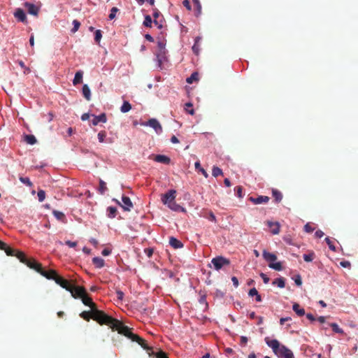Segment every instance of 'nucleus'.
I'll use <instances>...</instances> for the list:
<instances>
[{"label":"nucleus","instance_id":"nucleus-42","mask_svg":"<svg viewBox=\"0 0 358 358\" xmlns=\"http://www.w3.org/2000/svg\"><path fill=\"white\" fill-rule=\"evenodd\" d=\"M330 326L331 327L333 331L336 333H338V334H343V331L342 329H341L339 327V326L336 324V323H331L330 324Z\"/></svg>","mask_w":358,"mask_h":358},{"label":"nucleus","instance_id":"nucleus-1","mask_svg":"<svg viewBox=\"0 0 358 358\" xmlns=\"http://www.w3.org/2000/svg\"><path fill=\"white\" fill-rule=\"evenodd\" d=\"M264 341L278 358H294L293 352L285 345L280 344L278 340L266 337Z\"/></svg>","mask_w":358,"mask_h":358},{"label":"nucleus","instance_id":"nucleus-39","mask_svg":"<svg viewBox=\"0 0 358 358\" xmlns=\"http://www.w3.org/2000/svg\"><path fill=\"white\" fill-rule=\"evenodd\" d=\"M223 174V172L221 169L217 166H213L212 169V175L214 177H217Z\"/></svg>","mask_w":358,"mask_h":358},{"label":"nucleus","instance_id":"nucleus-26","mask_svg":"<svg viewBox=\"0 0 358 358\" xmlns=\"http://www.w3.org/2000/svg\"><path fill=\"white\" fill-rule=\"evenodd\" d=\"M82 92H83V96L87 100V101H90L91 99V91H90V87H88L87 85L85 84L83 86V90H82Z\"/></svg>","mask_w":358,"mask_h":358},{"label":"nucleus","instance_id":"nucleus-10","mask_svg":"<svg viewBox=\"0 0 358 358\" xmlns=\"http://www.w3.org/2000/svg\"><path fill=\"white\" fill-rule=\"evenodd\" d=\"M122 200L123 204H121V203L118 200L115 199H113V201H115L118 205H120L124 210L130 211L131 209L133 208V203L129 197L127 196H123L122 197Z\"/></svg>","mask_w":358,"mask_h":358},{"label":"nucleus","instance_id":"nucleus-29","mask_svg":"<svg viewBox=\"0 0 358 358\" xmlns=\"http://www.w3.org/2000/svg\"><path fill=\"white\" fill-rule=\"evenodd\" d=\"M273 285H276L280 288H284L285 286V279L283 278H278L273 281Z\"/></svg>","mask_w":358,"mask_h":358},{"label":"nucleus","instance_id":"nucleus-3","mask_svg":"<svg viewBox=\"0 0 358 358\" xmlns=\"http://www.w3.org/2000/svg\"><path fill=\"white\" fill-rule=\"evenodd\" d=\"M73 297L74 299H80L85 306L91 308L92 310L96 307L92 299L87 294L85 289L83 287H79L77 290H74Z\"/></svg>","mask_w":358,"mask_h":358},{"label":"nucleus","instance_id":"nucleus-18","mask_svg":"<svg viewBox=\"0 0 358 358\" xmlns=\"http://www.w3.org/2000/svg\"><path fill=\"white\" fill-rule=\"evenodd\" d=\"M267 225L271 229L273 234H278L280 232V224L278 222H273L271 221L267 222Z\"/></svg>","mask_w":358,"mask_h":358},{"label":"nucleus","instance_id":"nucleus-34","mask_svg":"<svg viewBox=\"0 0 358 358\" xmlns=\"http://www.w3.org/2000/svg\"><path fill=\"white\" fill-rule=\"evenodd\" d=\"M168 206L174 211H180V210H183V208L180 205L177 204L175 200L173 202H171Z\"/></svg>","mask_w":358,"mask_h":358},{"label":"nucleus","instance_id":"nucleus-9","mask_svg":"<svg viewBox=\"0 0 358 358\" xmlns=\"http://www.w3.org/2000/svg\"><path fill=\"white\" fill-rule=\"evenodd\" d=\"M132 341H135V342L138 343L144 350H146L150 357H151V356L155 357L156 352H155L153 351L152 347H150L148 345L145 340H144L143 338H142L141 337L138 336L136 334V336H134V338L133 339Z\"/></svg>","mask_w":358,"mask_h":358},{"label":"nucleus","instance_id":"nucleus-59","mask_svg":"<svg viewBox=\"0 0 358 358\" xmlns=\"http://www.w3.org/2000/svg\"><path fill=\"white\" fill-rule=\"evenodd\" d=\"M257 294H259V293H258V292H257L256 288H252V289H250V291L248 292V295L250 296H256V295H257Z\"/></svg>","mask_w":358,"mask_h":358},{"label":"nucleus","instance_id":"nucleus-57","mask_svg":"<svg viewBox=\"0 0 358 358\" xmlns=\"http://www.w3.org/2000/svg\"><path fill=\"white\" fill-rule=\"evenodd\" d=\"M294 282L297 286H301L302 285V280L299 275L295 276Z\"/></svg>","mask_w":358,"mask_h":358},{"label":"nucleus","instance_id":"nucleus-4","mask_svg":"<svg viewBox=\"0 0 358 358\" xmlns=\"http://www.w3.org/2000/svg\"><path fill=\"white\" fill-rule=\"evenodd\" d=\"M115 322H113V324H112L110 328L113 330L117 331L119 334H122L133 341L136 334H133L128 327L123 324L118 320L115 319Z\"/></svg>","mask_w":358,"mask_h":358},{"label":"nucleus","instance_id":"nucleus-58","mask_svg":"<svg viewBox=\"0 0 358 358\" xmlns=\"http://www.w3.org/2000/svg\"><path fill=\"white\" fill-rule=\"evenodd\" d=\"M260 277L262 278V280L265 284H267L270 280L269 278L267 277V275L264 273H260Z\"/></svg>","mask_w":358,"mask_h":358},{"label":"nucleus","instance_id":"nucleus-23","mask_svg":"<svg viewBox=\"0 0 358 358\" xmlns=\"http://www.w3.org/2000/svg\"><path fill=\"white\" fill-rule=\"evenodd\" d=\"M272 196L276 203H280L282 199V194L276 189H272Z\"/></svg>","mask_w":358,"mask_h":358},{"label":"nucleus","instance_id":"nucleus-30","mask_svg":"<svg viewBox=\"0 0 358 358\" xmlns=\"http://www.w3.org/2000/svg\"><path fill=\"white\" fill-rule=\"evenodd\" d=\"M199 80V73L197 72H194L192 73L190 77L187 78L186 81L189 84L193 83L194 81Z\"/></svg>","mask_w":358,"mask_h":358},{"label":"nucleus","instance_id":"nucleus-17","mask_svg":"<svg viewBox=\"0 0 358 358\" xmlns=\"http://www.w3.org/2000/svg\"><path fill=\"white\" fill-rule=\"evenodd\" d=\"M153 159L159 163H162L164 164H169L171 162V159L169 157H168L166 155H157L155 156H153Z\"/></svg>","mask_w":358,"mask_h":358},{"label":"nucleus","instance_id":"nucleus-47","mask_svg":"<svg viewBox=\"0 0 358 358\" xmlns=\"http://www.w3.org/2000/svg\"><path fill=\"white\" fill-rule=\"evenodd\" d=\"M73 27L71 29V31L73 33H75V32H76L78 30V29H79V27L80 26V23L77 20H74L73 21Z\"/></svg>","mask_w":358,"mask_h":358},{"label":"nucleus","instance_id":"nucleus-13","mask_svg":"<svg viewBox=\"0 0 358 358\" xmlns=\"http://www.w3.org/2000/svg\"><path fill=\"white\" fill-rule=\"evenodd\" d=\"M41 275L45 277L48 280H53L56 281L57 278L59 276L56 271L55 270H48L45 271L43 268H41L40 273Z\"/></svg>","mask_w":358,"mask_h":358},{"label":"nucleus","instance_id":"nucleus-38","mask_svg":"<svg viewBox=\"0 0 358 358\" xmlns=\"http://www.w3.org/2000/svg\"><path fill=\"white\" fill-rule=\"evenodd\" d=\"M159 14H160L159 11L157 8H155L154 10V13H153L154 23L156 25H157L159 29H161L162 27V24H159L157 20V17L159 16Z\"/></svg>","mask_w":358,"mask_h":358},{"label":"nucleus","instance_id":"nucleus-21","mask_svg":"<svg viewBox=\"0 0 358 358\" xmlns=\"http://www.w3.org/2000/svg\"><path fill=\"white\" fill-rule=\"evenodd\" d=\"M4 251L8 256H15L17 259H18V256H19L18 253H23L21 251H19V250H17L10 248L8 245L6 247V248L5 249Z\"/></svg>","mask_w":358,"mask_h":358},{"label":"nucleus","instance_id":"nucleus-62","mask_svg":"<svg viewBox=\"0 0 358 358\" xmlns=\"http://www.w3.org/2000/svg\"><path fill=\"white\" fill-rule=\"evenodd\" d=\"M192 50L196 55L199 54V45H197V43L194 44V45L192 46Z\"/></svg>","mask_w":358,"mask_h":358},{"label":"nucleus","instance_id":"nucleus-63","mask_svg":"<svg viewBox=\"0 0 358 358\" xmlns=\"http://www.w3.org/2000/svg\"><path fill=\"white\" fill-rule=\"evenodd\" d=\"M117 297L119 300H122L124 297V293L120 290L116 291Z\"/></svg>","mask_w":358,"mask_h":358},{"label":"nucleus","instance_id":"nucleus-45","mask_svg":"<svg viewBox=\"0 0 358 358\" xmlns=\"http://www.w3.org/2000/svg\"><path fill=\"white\" fill-rule=\"evenodd\" d=\"M325 241L327 243V244L328 245L329 249L332 251H336V247L335 245H334L332 241H331V239L329 238V237H327L325 238Z\"/></svg>","mask_w":358,"mask_h":358},{"label":"nucleus","instance_id":"nucleus-50","mask_svg":"<svg viewBox=\"0 0 358 358\" xmlns=\"http://www.w3.org/2000/svg\"><path fill=\"white\" fill-rule=\"evenodd\" d=\"M38 201L42 202L45 198V192L43 190H39L37 194Z\"/></svg>","mask_w":358,"mask_h":358},{"label":"nucleus","instance_id":"nucleus-31","mask_svg":"<svg viewBox=\"0 0 358 358\" xmlns=\"http://www.w3.org/2000/svg\"><path fill=\"white\" fill-rule=\"evenodd\" d=\"M131 109V105L127 101H124L122 106L120 108L122 113H127Z\"/></svg>","mask_w":358,"mask_h":358},{"label":"nucleus","instance_id":"nucleus-7","mask_svg":"<svg viewBox=\"0 0 358 358\" xmlns=\"http://www.w3.org/2000/svg\"><path fill=\"white\" fill-rule=\"evenodd\" d=\"M55 282L57 285H60L62 288L69 291L71 293L72 296H73V292H74V290H77V289L79 288V287H80V286H76V285H72L69 280L63 278L60 275L57 278Z\"/></svg>","mask_w":358,"mask_h":358},{"label":"nucleus","instance_id":"nucleus-5","mask_svg":"<svg viewBox=\"0 0 358 358\" xmlns=\"http://www.w3.org/2000/svg\"><path fill=\"white\" fill-rule=\"evenodd\" d=\"M262 256L266 262H269L268 266L271 268L278 271L282 270L281 262H279L274 263V262L277 259V256L275 254L271 253L264 250L262 252Z\"/></svg>","mask_w":358,"mask_h":358},{"label":"nucleus","instance_id":"nucleus-41","mask_svg":"<svg viewBox=\"0 0 358 358\" xmlns=\"http://www.w3.org/2000/svg\"><path fill=\"white\" fill-rule=\"evenodd\" d=\"M152 23V18L150 15H146L143 22V25L146 27H151Z\"/></svg>","mask_w":358,"mask_h":358},{"label":"nucleus","instance_id":"nucleus-35","mask_svg":"<svg viewBox=\"0 0 358 358\" xmlns=\"http://www.w3.org/2000/svg\"><path fill=\"white\" fill-rule=\"evenodd\" d=\"M25 141L30 145H34L36 143V138L34 135H26Z\"/></svg>","mask_w":358,"mask_h":358},{"label":"nucleus","instance_id":"nucleus-8","mask_svg":"<svg viewBox=\"0 0 358 358\" xmlns=\"http://www.w3.org/2000/svg\"><path fill=\"white\" fill-rule=\"evenodd\" d=\"M211 263L213 264L214 268L219 271L224 266H229L230 264V261L229 259L222 256H217L212 259Z\"/></svg>","mask_w":358,"mask_h":358},{"label":"nucleus","instance_id":"nucleus-16","mask_svg":"<svg viewBox=\"0 0 358 358\" xmlns=\"http://www.w3.org/2000/svg\"><path fill=\"white\" fill-rule=\"evenodd\" d=\"M14 16L18 21L27 22L26 14L22 8H17L14 13Z\"/></svg>","mask_w":358,"mask_h":358},{"label":"nucleus","instance_id":"nucleus-22","mask_svg":"<svg viewBox=\"0 0 358 358\" xmlns=\"http://www.w3.org/2000/svg\"><path fill=\"white\" fill-rule=\"evenodd\" d=\"M93 264L98 268H101L104 266V260L99 257H94L92 259Z\"/></svg>","mask_w":358,"mask_h":358},{"label":"nucleus","instance_id":"nucleus-56","mask_svg":"<svg viewBox=\"0 0 358 358\" xmlns=\"http://www.w3.org/2000/svg\"><path fill=\"white\" fill-rule=\"evenodd\" d=\"M194 3L195 4L196 7V10H198V13H201V5L200 3V1L199 0H192Z\"/></svg>","mask_w":358,"mask_h":358},{"label":"nucleus","instance_id":"nucleus-14","mask_svg":"<svg viewBox=\"0 0 358 358\" xmlns=\"http://www.w3.org/2000/svg\"><path fill=\"white\" fill-rule=\"evenodd\" d=\"M249 200L254 204L266 203L269 201L270 198L267 196H259L257 198L250 196Z\"/></svg>","mask_w":358,"mask_h":358},{"label":"nucleus","instance_id":"nucleus-37","mask_svg":"<svg viewBox=\"0 0 358 358\" xmlns=\"http://www.w3.org/2000/svg\"><path fill=\"white\" fill-rule=\"evenodd\" d=\"M80 316L86 321H90L92 318V310L91 311H83L80 313Z\"/></svg>","mask_w":358,"mask_h":358},{"label":"nucleus","instance_id":"nucleus-46","mask_svg":"<svg viewBox=\"0 0 358 358\" xmlns=\"http://www.w3.org/2000/svg\"><path fill=\"white\" fill-rule=\"evenodd\" d=\"M106 136V132L105 131H101L98 134V139L100 143H103Z\"/></svg>","mask_w":358,"mask_h":358},{"label":"nucleus","instance_id":"nucleus-64","mask_svg":"<svg viewBox=\"0 0 358 358\" xmlns=\"http://www.w3.org/2000/svg\"><path fill=\"white\" fill-rule=\"evenodd\" d=\"M315 236L316 238H320L324 236V232L321 230H317L315 231Z\"/></svg>","mask_w":358,"mask_h":358},{"label":"nucleus","instance_id":"nucleus-44","mask_svg":"<svg viewBox=\"0 0 358 358\" xmlns=\"http://www.w3.org/2000/svg\"><path fill=\"white\" fill-rule=\"evenodd\" d=\"M165 45H166L163 41H159L157 42V48H158L157 52H166Z\"/></svg>","mask_w":358,"mask_h":358},{"label":"nucleus","instance_id":"nucleus-55","mask_svg":"<svg viewBox=\"0 0 358 358\" xmlns=\"http://www.w3.org/2000/svg\"><path fill=\"white\" fill-rule=\"evenodd\" d=\"M206 217L212 222H216V217L212 211L209 212L208 215Z\"/></svg>","mask_w":358,"mask_h":358},{"label":"nucleus","instance_id":"nucleus-33","mask_svg":"<svg viewBox=\"0 0 358 358\" xmlns=\"http://www.w3.org/2000/svg\"><path fill=\"white\" fill-rule=\"evenodd\" d=\"M195 169L196 170H198L199 171H200L203 176L205 178H208V173L205 171V169H203L201 166V164H200V162H195Z\"/></svg>","mask_w":358,"mask_h":358},{"label":"nucleus","instance_id":"nucleus-6","mask_svg":"<svg viewBox=\"0 0 358 358\" xmlns=\"http://www.w3.org/2000/svg\"><path fill=\"white\" fill-rule=\"evenodd\" d=\"M18 259L23 264H26L30 268L40 273L42 265L34 259H27L24 253H18Z\"/></svg>","mask_w":358,"mask_h":358},{"label":"nucleus","instance_id":"nucleus-43","mask_svg":"<svg viewBox=\"0 0 358 358\" xmlns=\"http://www.w3.org/2000/svg\"><path fill=\"white\" fill-rule=\"evenodd\" d=\"M235 193L236 196L239 198H242L243 196V187L241 186H237L234 188Z\"/></svg>","mask_w":358,"mask_h":358},{"label":"nucleus","instance_id":"nucleus-15","mask_svg":"<svg viewBox=\"0 0 358 358\" xmlns=\"http://www.w3.org/2000/svg\"><path fill=\"white\" fill-rule=\"evenodd\" d=\"M24 6L27 9L28 13L29 14L35 15V16L38 15V13L39 11V8L38 6H35L33 3H29V2H25Z\"/></svg>","mask_w":358,"mask_h":358},{"label":"nucleus","instance_id":"nucleus-25","mask_svg":"<svg viewBox=\"0 0 358 358\" xmlns=\"http://www.w3.org/2000/svg\"><path fill=\"white\" fill-rule=\"evenodd\" d=\"M292 309L299 316H303L305 315V310L303 308H301L300 305L297 303H294L293 304Z\"/></svg>","mask_w":358,"mask_h":358},{"label":"nucleus","instance_id":"nucleus-24","mask_svg":"<svg viewBox=\"0 0 358 358\" xmlns=\"http://www.w3.org/2000/svg\"><path fill=\"white\" fill-rule=\"evenodd\" d=\"M83 72L82 71H78L76 73L74 79L73 80V85H77L82 83Z\"/></svg>","mask_w":358,"mask_h":358},{"label":"nucleus","instance_id":"nucleus-61","mask_svg":"<svg viewBox=\"0 0 358 358\" xmlns=\"http://www.w3.org/2000/svg\"><path fill=\"white\" fill-rule=\"evenodd\" d=\"M182 4L188 10H191L190 2L189 0H184L182 1Z\"/></svg>","mask_w":358,"mask_h":358},{"label":"nucleus","instance_id":"nucleus-12","mask_svg":"<svg viewBox=\"0 0 358 358\" xmlns=\"http://www.w3.org/2000/svg\"><path fill=\"white\" fill-rule=\"evenodd\" d=\"M143 124L153 128L157 134H161L162 132V127L159 121L156 119H150Z\"/></svg>","mask_w":358,"mask_h":358},{"label":"nucleus","instance_id":"nucleus-48","mask_svg":"<svg viewBox=\"0 0 358 358\" xmlns=\"http://www.w3.org/2000/svg\"><path fill=\"white\" fill-rule=\"evenodd\" d=\"M118 8L116 7H113L110 10V13L108 16L110 20H113L115 17L116 13L118 11Z\"/></svg>","mask_w":358,"mask_h":358},{"label":"nucleus","instance_id":"nucleus-11","mask_svg":"<svg viewBox=\"0 0 358 358\" xmlns=\"http://www.w3.org/2000/svg\"><path fill=\"white\" fill-rule=\"evenodd\" d=\"M176 191L171 189L168 191L162 197V201L164 204L169 205L175 200Z\"/></svg>","mask_w":358,"mask_h":358},{"label":"nucleus","instance_id":"nucleus-2","mask_svg":"<svg viewBox=\"0 0 358 358\" xmlns=\"http://www.w3.org/2000/svg\"><path fill=\"white\" fill-rule=\"evenodd\" d=\"M92 319L100 324H106L110 327L113 322H116L115 318L106 315L103 311L98 310L96 307L92 310Z\"/></svg>","mask_w":358,"mask_h":358},{"label":"nucleus","instance_id":"nucleus-54","mask_svg":"<svg viewBox=\"0 0 358 358\" xmlns=\"http://www.w3.org/2000/svg\"><path fill=\"white\" fill-rule=\"evenodd\" d=\"M192 104L191 103H185V110H186L188 113H189V114H191V115H193V114H194V109L191 108V110H189V108H192Z\"/></svg>","mask_w":358,"mask_h":358},{"label":"nucleus","instance_id":"nucleus-49","mask_svg":"<svg viewBox=\"0 0 358 358\" xmlns=\"http://www.w3.org/2000/svg\"><path fill=\"white\" fill-rule=\"evenodd\" d=\"M20 180L29 187L32 186V182L30 181L29 178L20 177Z\"/></svg>","mask_w":358,"mask_h":358},{"label":"nucleus","instance_id":"nucleus-19","mask_svg":"<svg viewBox=\"0 0 358 358\" xmlns=\"http://www.w3.org/2000/svg\"><path fill=\"white\" fill-rule=\"evenodd\" d=\"M169 244L174 249H178L183 247L182 242L173 236L169 238Z\"/></svg>","mask_w":358,"mask_h":358},{"label":"nucleus","instance_id":"nucleus-28","mask_svg":"<svg viewBox=\"0 0 358 358\" xmlns=\"http://www.w3.org/2000/svg\"><path fill=\"white\" fill-rule=\"evenodd\" d=\"M165 55L166 52H157L156 53L157 61L159 67H161L163 61L166 59Z\"/></svg>","mask_w":358,"mask_h":358},{"label":"nucleus","instance_id":"nucleus-40","mask_svg":"<svg viewBox=\"0 0 358 358\" xmlns=\"http://www.w3.org/2000/svg\"><path fill=\"white\" fill-rule=\"evenodd\" d=\"M106 189H107V187H106V182L103 180L100 179V180H99V192L101 194H103Z\"/></svg>","mask_w":358,"mask_h":358},{"label":"nucleus","instance_id":"nucleus-51","mask_svg":"<svg viewBox=\"0 0 358 358\" xmlns=\"http://www.w3.org/2000/svg\"><path fill=\"white\" fill-rule=\"evenodd\" d=\"M101 37H102V34H101V30H99V29L96 30L95 31L94 41L99 43L100 42Z\"/></svg>","mask_w":358,"mask_h":358},{"label":"nucleus","instance_id":"nucleus-27","mask_svg":"<svg viewBox=\"0 0 358 358\" xmlns=\"http://www.w3.org/2000/svg\"><path fill=\"white\" fill-rule=\"evenodd\" d=\"M52 214L57 220H60L64 223L66 222V216L62 212L55 210L52 211Z\"/></svg>","mask_w":358,"mask_h":358},{"label":"nucleus","instance_id":"nucleus-53","mask_svg":"<svg viewBox=\"0 0 358 358\" xmlns=\"http://www.w3.org/2000/svg\"><path fill=\"white\" fill-rule=\"evenodd\" d=\"M315 230V228L313 227L309 223H307L304 226V231L307 233H312Z\"/></svg>","mask_w":358,"mask_h":358},{"label":"nucleus","instance_id":"nucleus-52","mask_svg":"<svg viewBox=\"0 0 358 358\" xmlns=\"http://www.w3.org/2000/svg\"><path fill=\"white\" fill-rule=\"evenodd\" d=\"M155 358H169V357L166 352H164L162 350H159V352H156Z\"/></svg>","mask_w":358,"mask_h":358},{"label":"nucleus","instance_id":"nucleus-32","mask_svg":"<svg viewBox=\"0 0 358 358\" xmlns=\"http://www.w3.org/2000/svg\"><path fill=\"white\" fill-rule=\"evenodd\" d=\"M108 216L110 218H114L117 215V208L115 207L110 206L107 208Z\"/></svg>","mask_w":358,"mask_h":358},{"label":"nucleus","instance_id":"nucleus-36","mask_svg":"<svg viewBox=\"0 0 358 358\" xmlns=\"http://www.w3.org/2000/svg\"><path fill=\"white\" fill-rule=\"evenodd\" d=\"M304 261L307 262H310L313 260L315 257V253L313 252H310L308 254H304L303 255Z\"/></svg>","mask_w":358,"mask_h":358},{"label":"nucleus","instance_id":"nucleus-20","mask_svg":"<svg viewBox=\"0 0 358 358\" xmlns=\"http://www.w3.org/2000/svg\"><path fill=\"white\" fill-rule=\"evenodd\" d=\"M107 120L106 115L105 113H101L99 115L94 116L92 120L93 125H97L99 122H106Z\"/></svg>","mask_w":358,"mask_h":358},{"label":"nucleus","instance_id":"nucleus-60","mask_svg":"<svg viewBox=\"0 0 358 358\" xmlns=\"http://www.w3.org/2000/svg\"><path fill=\"white\" fill-rule=\"evenodd\" d=\"M340 265L342 266V267H344V268H349L350 267L351 264H350V262H348V261H343V262H340Z\"/></svg>","mask_w":358,"mask_h":358}]
</instances>
